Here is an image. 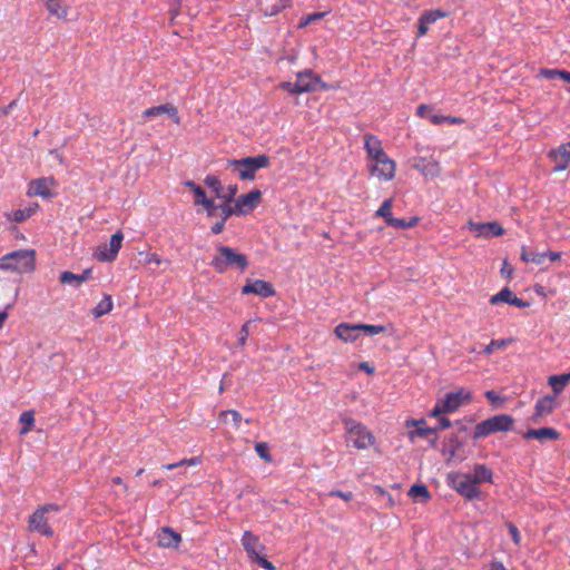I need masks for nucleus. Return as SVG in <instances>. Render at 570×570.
I'll use <instances>...</instances> for the list:
<instances>
[{
  "label": "nucleus",
  "instance_id": "nucleus-1",
  "mask_svg": "<svg viewBox=\"0 0 570 570\" xmlns=\"http://www.w3.org/2000/svg\"><path fill=\"white\" fill-rule=\"evenodd\" d=\"M248 258L245 254L236 252L226 245H216V255L210 262V266L219 274L225 273L228 268H236L240 272L248 267Z\"/></svg>",
  "mask_w": 570,
  "mask_h": 570
},
{
  "label": "nucleus",
  "instance_id": "nucleus-2",
  "mask_svg": "<svg viewBox=\"0 0 570 570\" xmlns=\"http://www.w3.org/2000/svg\"><path fill=\"white\" fill-rule=\"evenodd\" d=\"M342 423L345 429V441L357 450H366L375 442L373 433L361 422L344 417Z\"/></svg>",
  "mask_w": 570,
  "mask_h": 570
},
{
  "label": "nucleus",
  "instance_id": "nucleus-3",
  "mask_svg": "<svg viewBox=\"0 0 570 570\" xmlns=\"http://www.w3.org/2000/svg\"><path fill=\"white\" fill-rule=\"evenodd\" d=\"M36 252L33 249H19L0 258V269L12 271L18 274L30 273L36 267Z\"/></svg>",
  "mask_w": 570,
  "mask_h": 570
},
{
  "label": "nucleus",
  "instance_id": "nucleus-4",
  "mask_svg": "<svg viewBox=\"0 0 570 570\" xmlns=\"http://www.w3.org/2000/svg\"><path fill=\"white\" fill-rule=\"evenodd\" d=\"M269 165L271 158L264 154L240 159H227V166L236 170L242 180L255 179L256 171L262 168H267Z\"/></svg>",
  "mask_w": 570,
  "mask_h": 570
},
{
  "label": "nucleus",
  "instance_id": "nucleus-5",
  "mask_svg": "<svg viewBox=\"0 0 570 570\" xmlns=\"http://www.w3.org/2000/svg\"><path fill=\"white\" fill-rule=\"evenodd\" d=\"M513 423L514 419L509 414L491 416L475 425L473 439L478 440L492 433L510 431L512 430Z\"/></svg>",
  "mask_w": 570,
  "mask_h": 570
},
{
  "label": "nucleus",
  "instance_id": "nucleus-6",
  "mask_svg": "<svg viewBox=\"0 0 570 570\" xmlns=\"http://www.w3.org/2000/svg\"><path fill=\"white\" fill-rule=\"evenodd\" d=\"M446 479L448 484L466 500L472 501L480 498L481 492L470 474L450 472Z\"/></svg>",
  "mask_w": 570,
  "mask_h": 570
},
{
  "label": "nucleus",
  "instance_id": "nucleus-7",
  "mask_svg": "<svg viewBox=\"0 0 570 570\" xmlns=\"http://www.w3.org/2000/svg\"><path fill=\"white\" fill-rule=\"evenodd\" d=\"M59 510L60 507L55 503H48L39 507L29 518V529L37 531L45 537H52L53 531L48 523L46 513L52 511L57 512Z\"/></svg>",
  "mask_w": 570,
  "mask_h": 570
},
{
  "label": "nucleus",
  "instance_id": "nucleus-8",
  "mask_svg": "<svg viewBox=\"0 0 570 570\" xmlns=\"http://www.w3.org/2000/svg\"><path fill=\"white\" fill-rule=\"evenodd\" d=\"M124 240V235L120 230L116 232L111 237L109 244L100 245L95 252V258L99 262H114L117 258L119 249Z\"/></svg>",
  "mask_w": 570,
  "mask_h": 570
},
{
  "label": "nucleus",
  "instance_id": "nucleus-9",
  "mask_svg": "<svg viewBox=\"0 0 570 570\" xmlns=\"http://www.w3.org/2000/svg\"><path fill=\"white\" fill-rule=\"evenodd\" d=\"M469 230L478 238H491L504 234V228L498 222L468 223Z\"/></svg>",
  "mask_w": 570,
  "mask_h": 570
},
{
  "label": "nucleus",
  "instance_id": "nucleus-10",
  "mask_svg": "<svg viewBox=\"0 0 570 570\" xmlns=\"http://www.w3.org/2000/svg\"><path fill=\"white\" fill-rule=\"evenodd\" d=\"M295 82L297 87L296 91H299V94L316 91L320 86L325 88V83L322 82L320 76L314 73L311 69L298 72Z\"/></svg>",
  "mask_w": 570,
  "mask_h": 570
},
{
  "label": "nucleus",
  "instance_id": "nucleus-11",
  "mask_svg": "<svg viewBox=\"0 0 570 570\" xmlns=\"http://www.w3.org/2000/svg\"><path fill=\"white\" fill-rule=\"evenodd\" d=\"M242 294H255L259 297L267 298L275 296L276 291L274 285L263 279H247L246 284L242 287Z\"/></svg>",
  "mask_w": 570,
  "mask_h": 570
},
{
  "label": "nucleus",
  "instance_id": "nucleus-12",
  "mask_svg": "<svg viewBox=\"0 0 570 570\" xmlns=\"http://www.w3.org/2000/svg\"><path fill=\"white\" fill-rule=\"evenodd\" d=\"M548 157L554 163L553 171L566 170L570 163V141L551 149Z\"/></svg>",
  "mask_w": 570,
  "mask_h": 570
},
{
  "label": "nucleus",
  "instance_id": "nucleus-13",
  "mask_svg": "<svg viewBox=\"0 0 570 570\" xmlns=\"http://www.w3.org/2000/svg\"><path fill=\"white\" fill-rule=\"evenodd\" d=\"M470 399V393L464 394L463 391L460 390L446 393L444 399H440V402L441 406H443L444 412L452 413L463 405L464 400L469 401Z\"/></svg>",
  "mask_w": 570,
  "mask_h": 570
},
{
  "label": "nucleus",
  "instance_id": "nucleus-14",
  "mask_svg": "<svg viewBox=\"0 0 570 570\" xmlns=\"http://www.w3.org/2000/svg\"><path fill=\"white\" fill-rule=\"evenodd\" d=\"M242 544L249 560L265 551V547L259 542V538L248 530L243 533Z\"/></svg>",
  "mask_w": 570,
  "mask_h": 570
},
{
  "label": "nucleus",
  "instance_id": "nucleus-15",
  "mask_svg": "<svg viewBox=\"0 0 570 570\" xmlns=\"http://www.w3.org/2000/svg\"><path fill=\"white\" fill-rule=\"evenodd\" d=\"M262 199V193L258 189H254L247 194L240 195L235 200V206H238L243 210V216L254 210Z\"/></svg>",
  "mask_w": 570,
  "mask_h": 570
},
{
  "label": "nucleus",
  "instance_id": "nucleus-16",
  "mask_svg": "<svg viewBox=\"0 0 570 570\" xmlns=\"http://www.w3.org/2000/svg\"><path fill=\"white\" fill-rule=\"evenodd\" d=\"M371 171L384 180H391L395 175V163L386 156L375 161V164L371 166Z\"/></svg>",
  "mask_w": 570,
  "mask_h": 570
},
{
  "label": "nucleus",
  "instance_id": "nucleus-17",
  "mask_svg": "<svg viewBox=\"0 0 570 570\" xmlns=\"http://www.w3.org/2000/svg\"><path fill=\"white\" fill-rule=\"evenodd\" d=\"M499 303H507L519 308H523L529 305V303L517 297L509 287L502 288L499 293L490 297V304L497 305Z\"/></svg>",
  "mask_w": 570,
  "mask_h": 570
},
{
  "label": "nucleus",
  "instance_id": "nucleus-18",
  "mask_svg": "<svg viewBox=\"0 0 570 570\" xmlns=\"http://www.w3.org/2000/svg\"><path fill=\"white\" fill-rule=\"evenodd\" d=\"M554 407H556V395H546L543 397H540L535 403L534 413L532 415V421L534 423H538L542 416H546V415L552 413Z\"/></svg>",
  "mask_w": 570,
  "mask_h": 570
},
{
  "label": "nucleus",
  "instance_id": "nucleus-19",
  "mask_svg": "<svg viewBox=\"0 0 570 570\" xmlns=\"http://www.w3.org/2000/svg\"><path fill=\"white\" fill-rule=\"evenodd\" d=\"M413 168L422 173L425 177H436L440 175V164L433 158L420 157L414 160Z\"/></svg>",
  "mask_w": 570,
  "mask_h": 570
},
{
  "label": "nucleus",
  "instance_id": "nucleus-20",
  "mask_svg": "<svg viewBox=\"0 0 570 570\" xmlns=\"http://www.w3.org/2000/svg\"><path fill=\"white\" fill-rule=\"evenodd\" d=\"M335 335L344 342H354L360 335V324L341 323L335 330Z\"/></svg>",
  "mask_w": 570,
  "mask_h": 570
},
{
  "label": "nucleus",
  "instance_id": "nucleus-21",
  "mask_svg": "<svg viewBox=\"0 0 570 570\" xmlns=\"http://www.w3.org/2000/svg\"><path fill=\"white\" fill-rule=\"evenodd\" d=\"M525 440L535 439L540 442L558 440L560 433L553 428L529 429L522 435Z\"/></svg>",
  "mask_w": 570,
  "mask_h": 570
},
{
  "label": "nucleus",
  "instance_id": "nucleus-22",
  "mask_svg": "<svg viewBox=\"0 0 570 570\" xmlns=\"http://www.w3.org/2000/svg\"><path fill=\"white\" fill-rule=\"evenodd\" d=\"M364 147L367 151L368 157L377 161L380 159H383L386 157V153L381 147V141L377 139V137L373 135H365L364 136Z\"/></svg>",
  "mask_w": 570,
  "mask_h": 570
},
{
  "label": "nucleus",
  "instance_id": "nucleus-23",
  "mask_svg": "<svg viewBox=\"0 0 570 570\" xmlns=\"http://www.w3.org/2000/svg\"><path fill=\"white\" fill-rule=\"evenodd\" d=\"M167 114L177 125L179 124L180 119L178 116V110L175 106L170 104L159 105L151 108H148L144 111V117L146 118H154L158 117L160 115Z\"/></svg>",
  "mask_w": 570,
  "mask_h": 570
},
{
  "label": "nucleus",
  "instance_id": "nucleus-24",
  "mask_svg": "<svg viewBox=\"0 0 570 570\" xmlns=\"http://www.w3.org/2000/svg\"><path fill=\"white\" fill-rule=\"evenodd\" d=\"M181 535L169 527H164L158 534V544L163 548H178Z\"/></svg>",
  "mask_w": 570,
  "mask_h": 570
},
{
  "label": "nucleus",
  "instance_id": "nucleus-25",
  "mask_svg": "<svg viewBox=\"0 0 570 570\" xmlns=\"http://www.w3.org/2000/svg\"><path fill=\"white\" fill-rule=\"evenodd\" d=\"M464 444V441L459 438L458 433H452L449 436H446L443 441V445L441 449V452L443 455L448 456V462H450L456 451Z\"/></svg>",
  "mask_w": 570,
  "mask_h": 570
},
{
  "label": "nucleus",
  "instance_id": "nucleus-26",
  "mask_svg": "<svg viewBox=\"0 0 570 570\" xmlns=\"http://www.w3.org/2000/svg\"><path fill=\"white\" fill-rule=\"evenodd\" d=\"M91 277V268L85 269L81 274H73L72 272L65 271L60 274L59 281L62 284L79 287L83 282Z\"/></svg>",
  "mask_w": 570,
  "mask_h": 570
},
{
  "label": "nucleus",
  "instance_id": "nucleus-27",
  "mask_svg": "<svg viewBox=\"0 0 570 570\" xmlns=\"http://www.w3.org/2000/svg\"><path fill=\"white\" fill-rule=\"evenodd\" d=\"M292 6V0H276L274 3L268 4L261 0V9L265 16L273 17L279 13L287 7Z\"/></svg>",
  "mask_w": 570,
  "mask_h": 570
},
{
  "label": "nucleus",
  "instance_id": "nucleus-28",
  "mask_svg": "<svg viewBox=\"0 0 570 570\" xmlns=\"http://www.w3.org/2000/svg\"><path fill=\"white\" fill-rule=\"evenodd\" d=\"M548 383L554 395H559L564 390L566 385L570 383V372L560 375H551L548 379Z\"/></svg>",
  "mask_w": 570,
  "mask_h": 570
},
{
  "label": "nucleus",
  "instance_id": "nucleus-29",
  "mask_svg": "<svg viewBox=\"0 0 570 570\" xmlns=\"http://www.w3.org/2000/svg\"><path fill=\"white\" fill-rule=\"evenodd\" d=\"M409 436L413 439L414 436L429 439V443L431 446H435L438 442L436 429L432 428H421L410 431Z\"/></svg>",
  "mask_w": 570,
  "mask_h": 570
},
{
  "label": "nucleus",
  "instance_id": "nucleus-30",
  "mask_svg": "<svg viewBox=\"0 0 570 570\" xmlns=\"http://www.w3.org/2000/svg\"><path fill=\"white\" fill-rule=\"evenodd\" d=\"M46 9L51 16L58 19H65L67 17V8L62 6L63 0H42Z\"/></svg>",
  "mask_w": 570,
  "mask_h": 570
},
{
  "label": "nucleus",
  "instance_id": "nucleus-31",
  "mask_svg": "<svg viewBox=\"0 0 570 570\" xmlns=\"http://www.w3.org/2000/svg\"><path fill=\"white\" fill-rule=\"evenodd\" d=\"M29 195L49 197L50 190L48 183L45 178H38L31 181Z\"/></svg>",
  "mask_w": 570,
  "mask_h": 570
},
{
  "label": "nucleus",
  "instance_id": "nucleus-32",
  "mask_svg": "<svg viewBox=\"0 0 570 570\" xmlns=\"http://www.w3.org/2000/svg\"><path fill=\"white\" fill-rule=\"evenodd\" d=\"M472 480L475 484L492 481V471L484 464H476L473 469Z\"/></svg>",
  "mask_w": 570,
  "mask_h": 570
},
{
  "label": "nucleus",
  "instance_id": "nucleus-33",
  "mask_svg": "<svg viewBox=\"0 0 570 570\" xmlns=\"http://www.w3.org/2000/svg\"><path fill=\"white\" fill-rule=\"evenodd\" d=\"M410 497H412L414 500H417L420 502H426L431 499V494L429 492V489L425 484H413L407 493Z\"/></svg>",
  "mask_w": 570,
  "mask_h": 570
},
{
  "label": "nucleus",
  "instance_id": "nucleus-34",
  "mask_svg": "<svg viewBox=\"0 0 570 570\" xmlns=\"http://www.w3.org/2000/svg\"><path fill=\"white\" fill-rule=\"evenodd\" d=\"M112 309V299L110 295H105L104 298L95 306L92 314L95 317L104 316Z\"/></svg>",
  "mask_w": 570,
  "mask_h": 570
},
{
  "label": "nucleus",
  "instance_id": "nucleus-35",
  "mask_svg": "<svg viewBox=\"0 0 570 570\" xmlns=\"http://www.w3.org/2000/svg\"><path fill=\"white\" fill-rule=\"evenodd\" d=\"M419 222L417 217H411L409 220L403 218L390 217L387 226L396 229H406L414 227Z\"/></svg>",
  "mask_w": 570,
  "mask_h": 570
},
{
  "label": "nucleus",
  "instance_id": "nucleus-36",
  "mask_svg": "<svg viewBox=\"0 0 570 570\" xmlns=\"http://www.w3.org/2000/svg\"><path fill=\"white\" fill-rule=\"evenodd\" d=\"M229 203H224L219 205L220 210V219L226 222L230 216H243V210L238 206H230Z\"/></svg>",
  "mask_w": 570,
  "mask_h": 570
},
{
  "label": "nucleus",
  "instance_id": "nucleus-37",
  "mask_svg": "<svg viewBox=\"0 0 570 570\" xmlns=\"http://www.w3.org/2000/svg\"><path fill=\"white\" fill-rule=\"evenodd\" d=\"M513 338L492 340L483 350L485 355H491L495 350H502L508 344L512 343Z\"/></svg>",
  "mask_w": 570,
  "mask_h": 570
},
{
  "label": "nucleus",
  "instance_id": "nucleus-38",
  "mask_svg": "<svg viewBox=\"0 0 570 570\" xmlns=\"http://www.w3.org/2000/svg\"><path fill=\"white\" fill-rule=\"evenodd\" d=\"M183 185L185 187L189 188L194 193V195H195L194 204L195 205H199V203H202V200L207 197L205 190L199 185H197L195 181L186 180L183 183Z\"/></svg>",
  "mask_w": 570,
  "mask_h": 570
},
{
  "label": "nucleus",
  "instance_id": "nucleus-39",
  "mask_svg": "<svg viewBox=\"0 0 570 570\" xmlns=\"http://www.w3.org/2000/svg\"><path fill=\"white\" fill-rule=\"evenodd\" d=\"M445 16L446 13L442 10H428L420 16V19L422 20V22L430 26L438 21L439 19L444 18Z\"/></svg>",
  "mask_w": 570,
  "mask_h": 570
},
{
  "label": "nucleus",
  "instance_id": "nucleus-40",
  "mask_svg": "<svg viewBox=\"0 0 570 570\" xmlns=\"http://www.w3.org/2000/svg\"><path fill=\"white\" fill-rule=\"evenodd\" d=\"M19 422L21 424H23V426L20 430V434L28 433L31 430V428H32V425L35 423L33 412L32 411H24V412H22L21 415H20Z\"/></svg>",
  "mask_w": 570,
  "mask_h": 570
},
{
  "label": "nucleus",
  "instance_id": "nucleus-41",
  "mask_svg": "<svg viewBox=\"0 0 570 570\" xmlns=\"http://www.w3.org/2000/svg\"><path fill=\"white\" fill-rule=\"evenodd\" d=\"M392 205H393V202H392V199H391V198L385 199V200L381 204V206L379 207V209H377V210H376V213H375V215H376L377 217H382V218H384V220H385L386 225L389 224V219H390V217H393L392 212H391V209H392Z\"/></svg>",
  "mask_w": 570,
  "mask_h": 570
},
{
  "label": "nucleus",
  "instance_id": "nucleus-42",
  "mask_svg": "<svg viewBox=\"0 0 570 570\" xmlns=\"http://www.w3.org/2000/svg\"><path fill=\"white\" fill-rule=\"evenodd\" d=\"M566 71L567 70L542 68V69H540V76H542L544 79H548V80H554V79L564 80Z\"/></svg>",
  "mask_w": 570,
  "mask_h": 570
},
{
  "label": "nucleus",
  "instance_id": "nucleus-43",
  "mask_svg": "<svg viewBox=\"0 0 570 570\" xmlns=\"http://www.w3.org/2000/svg\"><path fill=\"white\" fill-rule=\"evenodd\" d=\"M360 331L366 336H374L386 331L384 325L360 324Z\"/></svg>",
  "mask_w": 570,
  "mask_h": 570
},
{
  "label": "nucleus",
  "instance_id": "nucleus-44",
  "mask_svg": "<svg viewBox=\"0 0 570 570\" xmlns=\"http://www.w3.org/2000/svg\"><path fill=\"white\" fill-rule=\"evenodd\" d=\"M205 185H207L209 188L213 189V191L216 194V196L219 198L222 196L223 186L220 180L213 175L206 176L204 179Z\"/></svg>",
  "mask_w": 570,
  "mask_h": 570
},
{
  "label": "nucleus",
  "instance_id": "nucleus-45",
  "mask_svg": "<svg viewBox=\"0 0 570 570\" xmlns=\"http://www.w3.org/2000/svg\"><path fill=\"white\" fill-rule=\"evenodd\" d=\"M230 416L232 417V422H233V425L235 428H238L240 422H242V415L238 411L236 410H227V411H222L220 412V419L227 423V417Z\"/></svg>",
  "mask_w": 570,
  "mask_h": 570
},
{
  "label": "nucleus",
  "instance_id": "nucleus-46",
  "mask_svg": "<svg viewBox=\"0 0 570 570\" xmlns=\"http://www.w3.org/2000/svg\"><path fill=\"white\" fill-rule=\"evenodd\" d=\"M199 205L205 208L207 216L209 217L215 216L216 212L219 210V205L215 204V202L208 197L204 198Z\"/></svg>",
  "mask_w": 570,
  "mask_h": 570
},
{
  "label": "nucleus",
  "instance_id": "nucleus-47",
  "mask_svg": "<svg viewBox=\"0 0 570 570\" xmlns=\"http://www.w3.org/2000/svg\"><path fill=\"white\" fill-rule=\"evenodd\" d=\"M325 14H326V12H314V13L307 14L299 20L298 28H304L312 22L321 20L324 18Z\"/></svg>",
  "mask_w": 570,
  "mask_h": 570
},
{
  "label": "nucleus",
  "instance_id": "nucleus-48",
  "mask_svg": "<svg viewBox=\"0 0 570 570\" xmlns=\"http://www.w3.org/2000/svg\"><path fill=\"white\" fill-rule=\"evenodd\" d=\"M200 463V458L199 456H194V458H190V459H184L177 463H170V464H165L163 468L166 469V470H173L177 466H181V465H197Z\"/></svg>",
  "mask_w": 570,
  "mask_h": 570
},
{
  "label": "nucleus",
  "instance_id": "nucleus-49",
  "mask_svg": "<svg viewBox=\"0 0 570 570\" xmlns=\"http://www.w3.org/2000/svg\"><path fill=\"white\" fill-rule=\"evenodd\" d=\"M32 214V209L24 208V209H16L12 212L11 219L16 223H21L28 217H30Z\"/></svg>",
  "mask_w": 570,
  "mask_h": 570
},
{
  "label": "nucleus",
  "instance_id": "nucleus-50",
  "mask_svg": "<svg viewBox=\"0 0 570 570\" xmlns=\"http://www.w3.org/2000/svg\"><path fill=\"white\" fill-rule=\"evenodd\" d=\"M250 323H252V321H247L245 324H243V326L239 330L237 345L240 347H243L246 344V341L249 335Z\"/></svg>",
  "mask_w": 570,
  "mask_h": 570
},
{
  "label": "nucleus",
  "instance_id": "nucleus-51",
  "mask_svg": "<svg viewBox=\"0 0 570 570\" xmlns=\"http://www.w3.org/2000/svg\"><path fill=\"white\" fill-rule=\"evenodd\" d=\"M255 451L259 455V458L265 460L266 462H269L272 460V456L269 454V449L266 443H264V442L256 443Z\"/></svg>",
  "mask_w": 570,
  "mask_h": 570
},
{
  "label": "nucleus",
  "instance_id": "nucleus-52",
  "mask_svg": "<svg viewBox=\"0 0 570 570\" xmlns=\"http://www.w3.org/2000/svg\"><path fill=\"white\" fill-rule=\"evenodd\" d=\"M250 562L257 563L265 570H275V566L268 561L263 554H258L256 558L250 559Z\"/></svg>",
  "mask_w": 570,
  "mask_h": 570
},
{
  "label": "nucleus",
  "instance_id": "nucleus-53",
  "mask_svg": "<svg viewBox=\"0 0 570 570\" xmlns=\"http://www.w3.org/2000/svg\"><path fill=\"white\" fill-rule=\"evenodd\" d=\"M250 562L257 563L265 570H275V566L268 561L263 554H258L256 558L250 559Z\"/></svg>",
  "mask_w": 570,
  "mask_h": 570
},
{
  "label": "nucleus",
  "instance_id": "nucleus-54",
  "mask_svg": "<svg viewBox=\"0 0 570 570\" xmlns=\"http://www.w3.org/2000/svg\"><path fill=\"white\" fill-rule=\"evenodd\" d=\"M507 528L509 530V533L511 534V538H512V541L514 542V544L520 546L521 535H520V532H519V529L517 528V525L512 522H508Z\"/></svg>",
  "mask_w": 570,
  "mask_h": 570
},
{
  "label": "nucleus",
  "instance_id": "nucleus-55",
  "mask_svg": "<svg viewBox=\"0 0 570 570\" xmlns=\"http://www.w3.org/2000/svg\"><path fill=\"white\" fill-rule=\"evenodd\" d=\"M237 190H238L237 185H229L227 187V193L224 194L222 191V196L219 198L224 199L226 203L235 202L236 200L235 196L237 194Z\"/></svg>",
  "mask_w": 570,
  "mask_h": 570
},
{
  "label": "nucleus",
  "instance_id": "nucleus-56",
  "mask_svg": "<svg viewBox=\"0 0 570 570\" xmlns=\"http://www.w3.org/2000/svg\"><path fill=\"white\" fill-rule=\"evenodd\" d=\"M485 397L492 405H497L503 402V399L492 390L485 392Z\"/></svg>",
  "mask_w": 570,
  "mask_h": 570
},
{
  "label": "nucleus",
  "instance_id": "nucleus-57",
  "mask_svg": "<svg viewBox=\"0 0 570 570\" xmlns=\"http://www.w3.org/2000/svg\"><path fill=\"white\" fill-rule=\"evenodd\" d=\"M451 426H452V422L448 417L441 416L438 420L436 426H433L432 429H436V432H438L439 430H445Z\"/></svg>",
  "mask_w": 570,
  "mask_h": 570
},
{
  "label": "nucleus",
  "instance_id": "nucleus-58",
  "mask_svg": "<svg viewBox=\"0 0 570 570\" xmlns=\"http://www.w3.org/2000/svg\"><path fill=\"white\" fill-rule=\"evenodd\" d=\"M328 495L331 497H338L341 499H343L344 501H350L352 498H353V493L352 492H343L341 490H332Z\"/></svg>",
  "mask_w": 570,
  "mask_h": 570
},
{
  "label": "nucleus",
  "instance_id": "nucleus-59",
  "mask_svg": "<svg viewBox=\"0 0 570 570\" xmlns=\"http://www.w3.org/2000/svg\"><path fill=\"white\" fill-rule=\"evenodd\" d=\"M281 88L292 95H299L297 90L296 82L285 81L281 83Z\"/></svg>",
  "mask_w": 570,
  "mask_h": 570
},
{
  "label": "nucleus",
  "instance_id": "nucleus-60",
  "mask_svg": "<svg viewBox=\"0 0 570 570\" xmlns=\"http://www.w3.org/2000/svg\"><path fill=\"white\" fill-rule=\"evenodd\" d=\"M547 256H548V253H546V252L532 253L530 262L533 264H537V265H541L544 262V259L547 258Z\"/></svg>",
  "mask_w": 570,
  "mask_h": 570
},
{
  "label": "nucleus",
  "instance_id": "nucleus-61",
  "mask_svg": "<svg viewBox=\"0 0 570 570\" xmlns=\"http://www.w3.org/2000/svg\"><path fill=\"white\" fill-rule=\"evenodd\" d=\"M441 414H448V413L444 412L443 406H441L440 400H438L435 405H434V407L430 412V416L436 417V416H439Z\"/></svg>",
  "mask_w": 570,
  "mask_h": 570
},
{
  "label": "nucleus",
  "instance_id": "nucleus-62",
  "mask_svg": "<svg viewBox=\"0 0 570 570\" xmlns=\"http://www.w3.org/2000/svg\"><path fill=\"white\" fill-rule=\"evenodd\" d=\"M225 224L226 222H224V219H220L219 222L215 223L210 228L212 233L215 235L220 234L225 228Z\"/></svg>",
  "mask_w": 570,
  "mask_h": 570
},
{
  "label": "nucleus",
  "instance_id": "nucleus-63",
  "mask_svg": "<svg viewBox=\"0 0 570 570\" xmlns=\"http://www.w3.org/2000/svg\"><path fill=\"white\" fill-rule=\"evenodd\" d=\"M512 273H513V267L511 265H509L507 261H504L502 268H501V274L503 276L510 278Z\"/></svg>",
  "mask_w": 570,
  "mask_h": 570
},
{
  "label": "nucleus",
  "instance_id": "nucleus-64",
  "mask_svg": "<svg viewBox=\"0 0 570 570\" xmlns=\"http://www.w3.org/2000/svg\"><path fill=\"white\" fill-rule=\"evenodd\" d=\"M429 30V26L424 22H422V20L419 18L417 20V37H423L424 35H426Z\"/></svg>",
  "mask_w": 570,
  "mask_h": 570
}]
</instances>
